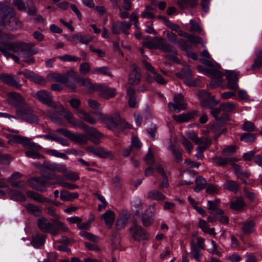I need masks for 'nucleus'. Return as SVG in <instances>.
I'll return each mask as SVG.
<instances>
[{"label":"nucleus","mask_w":262,"mask_h":262,"mask_svg":"<svg viewBox=\"0 0 262 262\" xmlns=\"http://www.w3.org/2000/svg\"><path fill=\"white\" fill-rule=\"evenodd\" d=\"M144 68L148 71L146 74V80L151 83L154 81L161 84H165L167 81L159 74H158L151 64L147 61L143 62Z\"/></svg>","instance_id":"nucleus-6"},{"label":"nucleus","mask_w":262,"mask_h":262,"mask_svg":"<svg viewBox=\"0 0 262 262\" xmlns=\"http://www.w3.org/2000/svg\"><path fill=\"white\" fill-rule=\"evenodd\" d=\"M199 97L200 99V104L202 106L204 107H211V102L212 100L209 95V93L206 91H202L199 93Z\"/></svg>","instance_id":"nucleus-27"},{"label":"nucleus","mask_w":262,"mask_h":262,"mask_svg":"<svg viewBox=\"0 0 262 262\" xmlns=\"http://www.w3.org/2000/svg\"><path fill=\"white\" fill-rule=\"evenodd\" d=\"M46 237L45 235L37 234L33 237L31 244L33 247L38 249L44 245Z\"/></svg>","instance_id":"nucleus-37"},{"label":"nucleus","mask_w":262,"mask_h":262,"mask_svg":"<svg viewBox=\"0 0 262 262\" xmlns=\"http://www.w3.org/2000/svg\"><path fill=\"white\" fill-rule=\"evenodd\" d=\"M70 140L79 144H85L89 141V138L86 134L74 133L72 132Z\"/></svg>","instance_id":"nucleus-32"},{"label":"nucleus","mask_w":262,"mask_h":262,"mask_svg":"<svg viewBox=\"0 0 262 262\" xmlns=\"http://www.w3.org/2000/svg\"><path fill=\"white\" fill-rule=\"evenodd\" d=\"M190 247V254H191L194 256L196 260L198 261H200L202 255V253L196 247V243L194 242V240L191 242Z\"/></svg>","instance_id":"nucleus-40"},{"label":"nucleus","mask_w":262,"mask_h":262,"mask_svg":"<svg viewBox=\"0 0 262 262\" xmlns=\"http://www.w3.org/2000/svg\"><path fill=\"white\" fill-rule=\"evenodd\" d=\"M50 180H56V182L54 183L55 184H57L63 187L71 190L75 189L78 187L75 184L64 181L61 177L56 174L42 176L38 178H33L28 180V183L33 188L41 192H45L46 190L45 185L52 184V183L49 182Z\"/></svg>","instance_id":"nucleus-2"},{"label":"nucleus","mask_w":262,"mask_h":262,"mask_svg":"<svg viewBox=\"0 0 262 262\" xmlns=\"http://www.w3.org/2000/svg\"><path fill=\"white\" fill-rule=\"evenodd\" d=\"M130 217V213L126 211L122 210L120 213L119 216L118 218L116 223V227L117 229H120L124 227L127 223Z\"/></svg>","instance_id":"nucleus-23"},{"label":"nucleus","mask_w":262,"mask_h":262,"mask_svg":"<svg viewBox=\"0 0 262 262\" xmlns=\"http://www.w3.org/2000/svg\"><path fill=\"white\" fill-rule=\"evenodd\" d=\"M80 128L84 129L86 132V135L89 136V141L95 144H99L100 143V139L102 138L103 135L96 128L89 126L83 123L81 125Z\"/></svg>","instance_id":"nucleus-7"},{"label":"nucleus","mask_w":262,"mask_h":262,"mask_svg":"<svg viewBox=\"0 0 262 262\" xmlns=\"http://www.w3.org/2000/svg\"><path fill=\"white\" fill-rule=\"evenodd\" d=\"M9 141L23 144L26 148H34L38 149L40 146L31 141V140L27 137H24L18 135H10Z\"/></svg>","instance_id":"nucleus-9"},{"label":"nucleus","mask_w":262,"mask_h":262,"mask_svg":"<svg viewBox=\"0 0 262 262\" xmlns=\"http://www.w3.org/2000/svg\"><path fill=\"white\" fill-rule=\"evenodd\" d=\"M222 111L225 112H230L234 110L235 108V105L233 103L226 102L220 104Z\"/></svg>","instance_id":"nucleus-62"},{"label":"nucleus","mask_w":262,"mask_h":262,"mask_svg":"<svg viewBox=\"0 0 262 262\" xmlns=\"http://www.w3.org/2000/svg\"><path fill=\"white\" fill-rule=\"evenodd\" d=\"M239 72L235 71H230L227 73V79L228 80V88L236 90L238 88L237 83Z\"/></svg>","instance_id":"nucleus-18"},{"label":"nucleus","mask_w":262,"mask_h":262,"mask_svg":"<svg viewBox=\"0 0 262 262\" xmlns=\"http://www.w3.org/2000/svg\"><path fill=\"white\" fill-rule=\"evenodd\" d=\"M132 24L128 21H117L112 24L111 31L113 34H119L123 32L126 35L129 34L128 30L130 29Z\"/></svg>","instance_id":"nucleus-8"},{"label":"nucleus","mask_w":262,"mask_h":262,"mask_svg":"<svg viewBox=\"0 0 262 262\" xmlns=\"http://www.w3.org/2000/svg\"><path fill=\"white\" fill-rule=\"evenodd\" d=\"M28 196L40 203H45L48 201V199L43 197L41 194L32 191H28L27 192Z\"/></svg>","instance_id":"nucleus-43"},{"label":"nucleus","mask_w":262,"mask_h":262,"mask_svg":"<svg viewBox=\"0 0 262 262\" xmlns=\"http://www.w3.org/2000/svg\"><path fill=\"white\" fill-rule=\"evenodd\" d=\"M90 69L91 66L88 62H83L80 66L79 72L82 75H86L90 71Z\"/></svg>","instance_id":"nucleus-63"},{"label":"nucleus","mask_w":262,"mask_h":262,"mask_svg":"<svg viewBox=\"0 0 262 262\" xmlns=\"http://www.w3.org/2000/svg\"><path fill=\"white\" fill-rule=\"evenodd\" d=\"M78 196L79 194L77 192H70L65 190L60 192V199L63 201H71Z\"/></svg>","instance_id":"nucleus-39"},{"label":"nucleus","mask_w":262,"mask_h":262,"mask_svg":"<svg viewBox=\"0 0 262 262\" xmlns=\"http://www.w3.org/2000/svg\"><path fill=\"white\" fill-rule=\"evenodd\" d=\"M174 103L169 102L168 106L170 108H172L173 111L179 112L181 110H183L186 108L187 104L185 102L183 96L181 94L175 95L173 97Z\"/></svg>","instance_id":"nucleus-13"},{"label":"nucleus","mask_w":262,"mask_h":262,"mask_svg":"<svg viewBox=\"0 0 262 262\" xmlns=\"http://www.w3.org/2000/svg\"><path fill=\"white\" fill-rule=\"evenodd\" d=\"M0 80L17 90H20L21 85L19 83L20 80L18 78H14V77L10 74L3 73L0 74Z\"/></svg>","instance_id":"nucleus-14"},{"label":"nucleus","mask_w":262,"mask_h":262,"mask_svg":"<svg viewBox=\"0 0 262 262\" xmlns=\"http://www.w3.org/2000/svg\"><path fill=\"white\" fill-rule=\"evenodd\" d=\"M167 37L168 39L171 42L173 43H176L180 46V47L183 50H186L187 49L186 41L184 39H180L179 40H177V36L174 33L170 32H168L167 33Z\"/></svg>","instance_id":"nucleus-33"},{"label":"nucleus","mask_w":262,"mask_h":262,"mask_svg":"<svg viewBox=\"0 0 262 262\" xmlns=\"http://www.w3.org/2000/svg\"><path fill=\"white\" fill-rule=\"evenodd\" d=\"M76 82L80 85L83 86L89 90H94L96 89L89 79L83 78H78L76 80Z\"/></svg>","instance_id":"nucleus-46"},{"label":"nucleus","mask_w":262,"mask_h":262,"mask_svg":"<svg viewBox=\"0 0 262 262\" xmlns=\"http://www.w3.org/2000/svg\"><path fill=\"white\" fill-rule=\"evenodd\" d=\"M9 194L11 199L16 201H25L26 199L23 193L17 190H10Z\"/></svg>","instance_id":"nucleus-42"},{"label":"nucleus","mask_w":262,"mask_h":262,"mask_svg":"<svg viewBox=\"0 0 262 262\" xmlns=\"http://www.w3.org/2000/svg\"><path fill=\"white\" fill-rule=\"evenodd\" d=\"M212 162L219 166H225L228 163L232 162L233 159L231 158H223L221 157H214L212 159Z\"/></svg>","instance_id":"nucleus-45"},{"label":"nucleus","mask_w":262,"mask_h":262,"mask_svg":"<svg viewBox=\"0 0 262 262\" xmlns=\"http://www.w3.org/2000/svg\"><path fill=\"white\" fill-rule=\"evenodd\" d=\"M256 58L251 66V68H259L262 67V50L257 49L255 52Z\"/></svg>","instance_id":"nucleus-44"},{"label":"nucleus","mask_w":262,"mask_h":262,"mask_svg":"<svg viewBox=\"0 0 262 262\" xmlns=\"http://www.w3.org/2000/svg\"><path fill=\"white\" fill-rule=\"evenodd\" d=\"M76 115L80 119L92 125H95L97 122L96 119L92 117L90 113L86 112L83 110H78Z\"/></svg>","instance_id":"nucleus-29"},{"label":"nucleus","mask_w":262,"mask_h":262,"mask_svg":"<svg viewBox=\"0 0 262 262\" xmlns=\"http://www.w3.org/2000/svg\"><path fill=\"white\" fill-rule=\"evenodd\" d=\"M177 4L182 9L193 8L198 5V0H179Z\"/></svg>","instance_id":"nucleus-36"},{"label":"nucleus","mask_w":262,"mask_h":262,"mask_svg":"<svg viewBox=\"0 0 262 262\" xmlns=\"http://www.w3.org/2000/svg\"><path fill=\"white\" fill-rule=\"evenodd\" d=\"M28 150L25 152L26 157L32 159H40L43 158V156L40 155L37 150H39L41 147L38 149H36L34 148H28Z\"/></svg>","instance_id":"nucleus-47"},{"label":"nucleus","mask_w":262,"mask_h":262,"mask_svg":"<svg viewBox=\"0 0 262 262\" xmlns=\"http://www.w3.org/2000/svg\"><path fill=\"white\" fill-rule=\"evenodd\" d=\"M196 186L194 188V191L196 192H199L204 189L206 185V181L202 177H198L195 178Z\"/></svg>","instance_id":"nucleus-48"},{"label":"nucleus","mask_w":262,"mask_h":262,"mask_svg":"<svg viewBox=\"0 0 262 262\" xmlns=\"http://www.w3.org/2000/svg\"><path fill=\"white\" fill-rule=\"evenodd\" d=\"M143 45L150 49H159L167 53H176V50L163 38L154 37L151 40L144 41Z\"/></svg>","instance_id":"nucleus-4"},{"label":"nucleus","mask_w":262,"mask_h":262,"mask_svg":"<svg viewBox=\"0 0 262 262\" xmlns=\"http://www.w3.org/2000/svg\"><path fill=\"white\" fill-rule=\"evenodd\" d=\"M19 117L23 119L25 121L30 123H37L38 122V119L37 116L32 113V109L29 106V109H23L21 111L20 113L16 114Z\"/></svg>","instance_id":"nucleus-15"},{"label":"nucleus","mask_w":262,"mask_h":262,"mask_svg":"<svg viewBox=\"0 0 262 262\" xmlns=\"http://www.w3.org/2000/svg\"><path fill=\"white\" fill-rule=\"evenodd\" d=\"M24 74L26 78L40 85H45L46 83V80L43 77L37 75L31 71H26Z\"/></svg>","instance_id":"nucleus-28"},{"label":"nucleus","mask_w":262,"mask_h":262,"mask_svg":"<svg viewBox=\"0 0 262 262\" xmlns=\"http://www.w3.org/2000/svg\"><path fill=\"white\" fill-rule=\"evenodd\" d=\"M7 101L8 103L16 107V113H20L23 109H29V105L25 98L16 92H10L8 94Z\"/></svg>","instance_id":"nucleus-5"},{"label":"nucleus","mask_w":262,"mask_h":262,"mask_svg":"<svg viewBox=\"0 0 262 262\" xmlns=\"http://www.w3.org/2000/svg\"><path fill=\"white\" fill-rule=\"evenodd\" d=\"M132 236L136 241H141L148 238V234L143 228L137 225H133L130 228Z\"/></svg>","instance_id":"nucleus-11"},{"label":"nucleus","mask_w":262,"mask_h":262,"mask_svg":"<svg viewBox=\"0 0 262 262\" xmlns=\"http://www.w3.org/2000/svg\"><path fill=\"white\" fill-rule=\"evenodd\" d=\"M141 79V74L138 69L136 66H133V70L128 75V83L130 85H136L138 84Z\"/></svg>","instance_id":"nucleus-22"},{"label":"nucleus","mask_w":262,"mask_h":262,"mask_svg":"<svg viewBox=\"0 0 262 262\" xmlns=\"http://www.w3.org/2000/svg\"><path fill=\"white\" fill-rule=\"evenodd\" d=\"M37 225L39 229L42 232H49L51 234L56 233V230L53 224L51 223L46 218L41 217L37 221Z\"/></svg>","instance_id":"nucleus-16"},{"label":"nucleus","mask_w":262,"mask_h":262,"mask_svg":"<svg viewBox=\"0 0 262 262\" xmlns=\"http://www.w3.org/2000/svg\"><path fill=\"white\" fill-rule=\"evenodd\" d=\"M77 73L73 70L68 71L64 74L60 73H52L49 76L50 79L52 81L60 82L61 83H67V79L71 77L73 79L75 80Z\"/></svg>","instance_id":"nucleus-10"},{"label":"nucleus","mask_w":262,"mask_h":262,"mask_svg":"<svg viewBox=\"0 0 262 262\" xmlns=\"http://www.w3.org/2000/svg\"><path fill=\"white\" fill-rule=\"evenodd\" d=\"M91 72L92 73L95 74H103L110 77H113V75L111 72L110 68L106 66L93 69Z\"/></svg>","instance_id":"nucleus-41"},{"label":"nucleus","mask_w":262,"mask_h":262,"mask_svg":"<svg viewBox=\"0 0 262 262\" xmlns=\"http://www.w3.org/2000/svg\"><path fill=\"white\" fill-rule=\"evenodd\" d=\"M53 225L56 230V233L52 234V235H56L59 231L65 232L68 230V228L62 222L57 221L53 223Z\"/></svg>","instance_id":"nucleus-57"},{"label":"nucleus","mask_w":262,"mask_h":262,"mask_svg":"<svg viewBox=\"0 0 262 262\" xmlns=\"http://www.w3.org/2000/svg\"><path fill=\"white\" fill-rule=\"evenodd\" d=\"M147 198L154 201H164L167 199L166 195L156 189L149 191L147 193Z\"/></svg>","instance_id":"nucleus-31"},{"label":"nucleus","mask_w":262,"mask_h":262,"mask_svg":"<svg viewBox=\"0 0 262 262\" xmlns=\"http://www.w3.org/2000/svg\"><path fill=\"white\" fill-rule=\"evenodd\" d=\"M115 218V213L111 210H107L101 216V219L104 220L105 224L110 227L114 224Z\"/></svg>","instance_id":"nucleus-35"},{"label":"nucleus","mask_w":262,"mask_h":262,"mask_svg":"<svg viewBox=\"0 0 262 262\" xmlns=\"http://www.w3.org/2000/svg\"><path fill=\"white\" fill-rule=\"evenodd\" d=\"M15 36L13 34L0 32V51L4 55V51L17 54L20 57H25L29 51L31 45L24 41L11 42Z\"/></svg>","instance_id":"nucleus-1"},{"label":"nucleus","mask_w":262,"mask_h":262,"mask_svg":"<svg viewBox=\"0 0 262 262\" xmlns=\"http://www.w3.org/2000/svg\"><path fill=\"white\" fill-rule=\"evenodd\" d=\"M97 89L102 92V95L106 98H110L116 95V90L108 88L105 84H100L97 85Z\"/></svg>","instance_id":"nucleus-30"},{"label":"nucleus","mask_w":262,"mask_h":262,"mask_svg":"<svg viewBox=\"0 0 262 262\" xmlns=\"http://www.w3.org/2000/svg\"><path fill=\"white\" fill-rule=\"evenodd\" d=\"M79 234L83 238L93 242L98 243L100 241V238L98 236L88 232L82 231Z\"/></svg>","instance_id":"nucleus-50"},{"label":"nucleus","mask_w":262,"mask_h":262,"mask_svg":"<svg viewBox=\"0 0 262 262\" xmlns=\"http://www.w3.org/2000/svg\"><path fill=\"white\" fill-rule=\"evenodd\" d=\"M156 169L158 172H159L163 177V181L159 185V188L160 189L163 188H167L169 187V184L168 181V178L166 175V173L164 169L161 166H158L156 167Z\"/></svg>","instance_id":"nucleus-34"},{"label":"nucleus","mask_w":262,"mask_h":262,"mask_svg":"<svg viewBox=\"0 0 262 262\" xmlns=\"http://www.w3.org/2000/svg\"><path fill=\"white\" fill-rule=\"evenodd\" d=\"M58 58L64 61H79L81 59L78 57L72 56L69 54H65L63 56H59Z\"/></svg>","instance_id":"nucleus-61"},{"label":"nucleus","mask_w":262,"mask_h":262,"mask_svg":"<svg viewBox=\"0 0 262 262\" xmlns=\"http://www.w3.org/2000/svg\"><path fill=\"white\" fill-rule=\"evenodd\" d=\"M182 79L184 83L189 86H195L196 85V81L192 79V72L189 68L183 70Z\"/></svg>","instance_id":"nucleus-26"},{"label":"nucleus","mask_w":262,"mask_h":262,"mask_svg":"<svg viewBox=\"0 0 262 262\" xmlns=\"http://www.w3.org/2000/svg\"><path fill=\"white\" fill-rule=\"evenodd\" d=\"M191 27L190 28V31L191 32H197L201 33V34L203 35L205 33L202 31V28L200 27L198 23L194 20H190Z\"/></svg>","instance_id":"nucleus-60"},{"label":"nucleus","mask_w":262,"mask_h":262,"mask_svg":"<svg viewBox=\"0 0 262 262\" xmlns=\"http://www.w3.org/2000/svg\"><path fill=\"white\" fill-rule=\"evenodd\" d=\"M94 37L89 35H82L79 34H76L69 38V40L74 44L80 43L87 45L89 42L93 41Z\"/></svg>","instance_id":"nucleus-20"},{"label":"nucleus","mask_w":262,"mask_h":262,"mask_svg":"<svg viewBox=\"0 0 262 262\" xmlns=\"http://www.w3.org/2000/svg\"><path fill=\"white\" fill-rule=\"evenodd\" d=\"M47 153L49 155L56 157L57 158H60L63 159H68V157L64 153L59 152L58 150L54 149H49L47 150Z\"/></svg>","instance_id":"nucleus-59"},{"label":"nucleus","mask_w":262,"mask_h":262,"mask_svg":"<svg viewBox=\"0 0 262 262\" xmlns=\"http://www.w3.org/2000/svg\"><path fill=\"white\" fill-rule=\"evenodd\" d=\"M246 206V203L242 199H237L231 202L230 208L234 210L242 211Z\"/></svg>","instance_id":"nucleus-38"},{"label":"nucleus","mask_w":262,"mask_h":262,"mask_svg":"<svg viewBox=\"0 0 262 262\" xmlns=\"http://www.w3.org/2000/svg\"><path fill=\"white\" fill-rule=\"evenodd\" d=\"M195 143L200 145V146L207 149L211 144V141L207 138H199L195 141Z\"/></svg>","instance_id":"nucleus-51"},{"label":"nucleus","mask_w":262,"mask_h":262,"mask_svg":"<svg viewBox=\"0 0 262 262\" xmlns=\"http://www.w3.org/2000/svg\"><path fill=\"white\" fill-rule=\"evenodd\" d=\"M96 115L98 116L100 120L103 121L106 124L109 128H113L119 125L124 128H130V125L122 119L120 115L117 113H115L111 117L100 113H97Z\"/></svg>","instance_id":"nucleus-3"},{"label":"nucleus","mask_w":262,"mask_h":262,"mask_svg":"<svg viewBox=\"0 0 262 262\" xmlns=\"http://www.w3.org/2000/svg\"><path fill=\"white\" fill-rule=\"evenodd\" d=\"M24 10L27 11L29 15H34L36 11L35 6L31 1H29L27 3V7H25Z\"/></svg>","instance_id":"nucleus-64"},{"label":"nucleus","mask_w":262,"mask_h":262,"mask_svg":"<svg viewBox=\"0 0 262 262\" xmlns=\"http://www.w3.org/2000/svg\"><path fill=\"white\" fill-rule=\"evenodd\" d=\"M21 177V174L19 172H16L12 174V176L9 178L8 181L13 187L19 186V183L20 182L15 181V180L19 179Z\"/></svg>","instance_id":"nucleus-54"},{"label":"nucleus","mask_w":262,"mask_h":262,"mask_svg":"<svg viewBox=\"0 0 262 262\" xmlns=\"http://www.w3.org/2000/svg\"><path fill=\"white\" fill-rule=\"evenodd\" d=\"M85 150L90 155H93L100 158H107L112 156L110 151L100 147L88 146L85 147Z\"/></svg>","instance_id":"nucleus-12"},{"label":"nucleus","mask_w":262,"mask_h":262,"mask_svg":"<svg viewBox=\"0 0 262 262\" xmlns=\"http://www.w3.org/2000/svg\"><path fill=\"white\" fill-rule=\"evenodd\" d=\"M225 188L231 191H236L239 187L238 184L233 181H227L224 184Z\"/></svg>","instance_id":"nucleus-53"},{"label":"nucleus","mask_w":262,"mask_h":262,"mask_svg":"<svg viewBox=\"0 0 262 262\" xmlns=\"http://www.w3.org/2000/svg\"><path fill=\"white\" fill-rule=\"evenodd\" d=\"M62 115L67 120V122L74 127H80L83 122H80L74 117L73 114L69 111L66 110L64 108L62 109Z\"/></svg>","instance_id":"nucleus-21"},{"label":"nucleus","mask_w":262,"mask_h":262,"mask_svg":"<svg viewBox=\"0 0 262 262\" xmlns=\"http://www.w3.org/2000/svg\"><path fill=\"white\" fill-rule=\"evenodd\" d=\"M79 234L83 238L93 242L98 243L100 241V238L98 236L88 232L82 231Z\"/></svg>","instance_id":"nucleus-49"},{"label":"nucleus","mask_w":262,"mask_h":262,"mask_svg":"<svg viewBox=\"0 0 262 262\" xmlns=\"http://www.w3.org/2000/svg\"><path fill=\"white\" fill-rule=\"evenodd\" d=\"M256 136L255 134L249 133H244L241 137V140L242 141L247 143L254 142Z\"/></svg>","instance_id":"nucleus-58"},{"label":"nucleus","mask_w":262,"mask_h":262,"mask_svg":"<svg viewBox=\"0 0 262 262\" xmlns=\"http://www.w3.org/2000/svg\"><path fill=\"white\" fill-rule=\"evenodd\" d=\"M26 208L28 212L36 216L39 215L41 212V210L38 206L32 204H28L26 205Z\"/></svg>","instance_id":"nucleus-55"},{"label":"nucleus","mask_w":262,"mask_h":262,"mask_svg":"<svg viewBox=\"0 0 262 262\" xmlns=\"http://www.w3.org/2000/svg\"><path fill=\"white\" fill-rule=\"evenodd\" d=\"M220 200L215 199L213 201H208L207 208L210 213H214L215 215H222L224 214L223 210L219 208Z\"/></svg>","instance_id":"nucleus-24"},{"label":"nucleus","mask_w":262,"mask_h":262,"mask_svg":"<svg viewBox=\"0 0 262 262\" xmlns=\"http://www.w3.org/2000/svg\"><path fill=\"white\" fill-rule=\"evenodd\" d=\"M36 96L38 99L43 103L50 106L55 107L52 101V97L50 92L46 90L39 91L36 93Z\"/></svg>","instance_id":"nucleus-17"},{"label":"nucleus","mask_w":262,"mask_h":262,"mask_svg":"<svg viewBox=\"0 0 262 262\" xmlns=\"http://www.w3.org/2000/svg\"><path fill=\"white\" fill-rule=\"evenodd\" d=\"M196 115V111L193 110L187 113H183L181 115H174L173 116V118L175 121L177 122H187L193 119Z\"/></svg>","instance_id":"nucleus-25"},{"label":"nucleus","mask_w":262,"mask_h":262,"mask_svg":"<svg viewBox=\"0 0 262 262\" xmlns=\"http://www.w3.org/2000/svg\"><path fill=\"white\" fill-rule=\"evenodd\" d=\"M198 69L202 71L206 75L210 77L212 79H217L219 81L224 75L222 72L216 68L204 69L202 66H199Z\"/></svg>","instance_id":"nucleus-19"},{"label":"nucleus","mask_w":262,"mask_h":262,"mask_svg":"<svg viewBox=\"0 0 262 262\" xmlns=\"http://www.w3.org/2000/svg\"><path fill=\"white\" fill-rule=\"evenodd\" d=\"M255 223L253 221L250 220L244 223L243 226V231L245 233H250L254 230Z\"/></svg>","instance_id":"nucleus-52"},{"label":"nucleus","mask_w":262,"mask_h":262,"mask_svg":"<svg viewBox=\"0 0 262 262\" xmlns=\"http://www.w3.org/2000/svg\"><path fill=\"white\" fill-rule=\"evenodd\" d=\"M64 176L68 180L75 181L79 179V177L77 173L68 170V169H67L66 172H64Z\"/></svg>","instance_id":"nucleus-56"}]
</instances>
